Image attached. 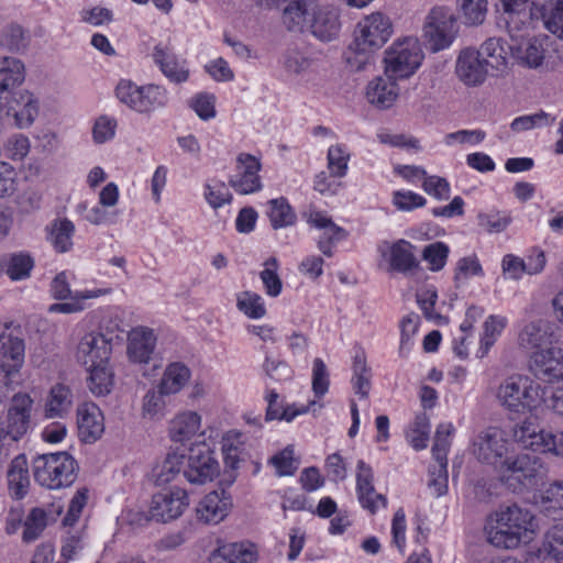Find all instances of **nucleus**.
Returning a JSON list of instances; mask_svg holds the SVG:
<instances>
[{
  "instance_id": "3c124183",
  "label": "nucleus",
  "mask_w": 563,
  "mask_h": 563,
  "mask_svg": "<svg viewBox=\"0 0 563 563\" xmlns=\"http://www.w3.org/2000/svg\"><path fill=\"white\" fill-rule=\"evenodd\" d=\"M5 265L8 276L12 280H21L30 276L34 261L26 253H15L9 256Z\"/></svg>"
},
{
  "instance_id": "864d4df0",
  "label": "nucleus",
  "mask_w": 563,
  "mask_h": 563,
  "mask_svg": "<svg viewBox=\"0 0 563 563\" xmlns=\"http://www.w3.org/2000/svg\"><path fill=\"white\" fill-rule=\"evenodd\" d=\"M430 432L429 418L422 413L416 417L410 430L407 432V440L415 450L427 448Z\"/></svg>"
},
{
  "instance_id": "5fc2aeb1",
  "label": "nucleus",
  "mask_w": 563,
  "mask_h": 563,
  "mask_svg": "<svg viewBox=\"0 0 563 563\" xmlns=\"http://www.w3.org/2000/svg\"><path fill=\"white\" fill-rule=\"evenodd\" d=\"M507 324V319L500 316H489L484 323V335L481 340L479 352L484 356L494 345L496 336L501 333Z\"/></svg>"
},
{
  "instance_id": "6e6552de",
  "label": "nucleus",
  "mask_w": 563,
  "mask_h": 563,
  "mask_svg": "<svg viewBox=\"0 0 563 563\" xmlns=\"http://www.w3.org/2000/svg\"><path fill=\"white\" fill-rule=\"evenodd\" d=\"M422 58L423 53L417 38L396 41L385 51V74L394 80L408 78L419 68Z\"/></svg>"
},
{
  "instance_id": "aec40b11",
  "label": "nucleus",
  "mask_w": 563,
  "mask_h": 563,
  "mask_svg": "<svg viewBox=\"0 0 563 563\" xmlns=\"http://www.w3.org/2000/svg\"><path fill=\"white\" fill-rule=\"evenodd\" d=\"M63 509L59 501L32 508L23 523V541L33 542L38 539L47 526L56 522Z\"/></svg>"
},
{
  "instance_id": "cd10ccee",
  "label": "nucleus",
  "mask_w": 563,
  "mask_h": 563,
  "mask_svg": "<svg viewBox=\"0 0 563 563\" xmlns=\"http://www.w3.org/2000/svg\"><path fill=\"white\" fill-rule=\"evenodd\" d=\"M231 506L230 496H227L225 489L214 490L203 497L197 507L198 519L205 523H219L228 515Z\"/></svg>"
},
{
  "instance_id": "ea45409f",
  "label": "nucleus",
  "mask_w": 563,
  "mask_h": 563,
  "mask_svg": "<svg viewBox=\"0 0 563 563\" xmlns=\"http://www.w3.org/2000/svg\"><path fill=\"white\" fill-rule=\"evenodd\" d=\"M544 27L563 41V0H547L536 7Z\"/></svg>"
},
{
  "instance_id": "0eeeda50",
  "label": "nucleus",
  "mask_w": 563,
  "mask_h": 563,
  "mask_svg": "<svg viewBox=\"0 0 563 563\" xmlns=\"http://www.w3.org/2000/svg\"><path fill=\"white\" fill-rule=\"evenodd\" d=\"M0 404L7 400L14 389V377L19 374L25 356L23 338L13 332L0 335Z\"/></svg>"
},
{
  "instance_id": "6ab92c4d",
  "label": "nucleus",
  "mask_w": 563,
  "mask_h": 563,
  "mask_svg": "<svg viewBox=\"0 0 563 563\" xmlns=\"http://www.w3.org/2000/svg\"><path fill=\"white\" fill-rule=\"evenodd\" d=\"M2 114L13 115L18 128L26 129L38 114V102L29 91H21L7 101L0 97V117Z\"/></svg>"
},
{
  "instance_id": "5701e85b",
  "label": "nucleus",
  "mask_w": 563,
  "mask_h": 563,
  "mask_svg": "<svg viewBox=\"0 0 563 563\" xmlns=\"http://www.w3.org/2000/svg\"><path fill=\"white\" fill-rule=\"evenodd\" d=\"M548 36L523 38L510 45V53L516 63L529 69H539L543 66Z\"/></svg>"
},
{
  "instance_id": "4468645a",
  "label": "nucleus",
  "mask_w": 563,
  "mask_h": 563,
  "mask_svg": "<svg viewBox=\"0 0 563 563\" xmlns=\"http://www.w3.org/2000/svg\"><path fill=\"white\" fill-rule=\"evenodd\" d=\"M509 445L501 430L488 428L474 439L473 453L479 461L501 468L508 459Z\"/></svg>"
},
{
  "instance_id": "f3484780",
  "label": "nucleus",
  "mask_w": 563,
  "mask_h": 563,
  "mask_svg": "<svg viewBox=\"0 0 563 563\" xmlns=\"http://www.w3.org/2000/svg\"><path fill=\"white\" fill-rule=\"evenodd\" d=\"M413 250L415 246L404 239L391 244L384 241L378 246V252L389 263V269L401 274H409L419 268V260Z\"/></svg>"
},
{
  "instance_id": "09e8293b",
  "label": "nucleus",
  "mask_w": 563,
  "mask_h": 563,
  "mask_svg": "<svg viewBox=\"0 0 563 563\" xmlns=\"http://www.w3.org/2000/svg\"><path fill=\"white\" fill-rule=\"evenodd\" d=\"M464 24L473 26L482 24L487 14V0H457Z\"/></svg>"
},
{
  "instance_id": "c85d7f7f",
  "label": "nucleus",
  "mask_w": 563,
  "mask_h": 563,
  "mask_svg": "<svg viewBox=\"0 0 563 563\" xmlns=\"http://www.w3.org/2000/svg\"><path fill=\"white\" fill-rule=\"evenodd\" d=\"M514 439L533 452L549 453L551 432L540 429L532 421L525 420L514 429Z\"/></svg>"
},
{
  "instance_id": "de8ad7c7",
  "label": "nucleus",
  "mask_w": 563,
  "mask_h": 563,
  "mask_svg": "<svg viewBox=\"0 0 563 563\" xmlns=\"http://www.w3.org/2000/svg\"><path fill=\"white\" fill-rule=\"evenodd\" d=\"M90 372L88 387L96 396H106L111 391L113 374L108 364L88 366Z\"/></svg>"
},
{
  "instance_id": "37998d69",
  "label": "nucleus",
  "mask_w": 563,
  "mask_h": 563,
  "mask_svg": "<svg viewBox=\"0 0 563 563\" xmlns=\"http://www.w3.org/2000/svg\"><path fill=\"white\" fill-rule=\"evenodd\" d=\"M284 66L287 71L299 75L316 69L318 59L309 52L292 47L285 54Z\"/></svg>"
},
{
  "instance_id": "c756f323",
  "label": "nucleus",
  "mask_w": 563,
  "mask_h": 563,
  "mask_svg": "<svg viewBox=\"0 0 563 563\" xmlns=\"http://www.w3.org/2000/svg\"><path fill=\"white\" fill-rule=\"evenodd\" d=\"M25 78V67L21 59L12 56L0 57V97L7 101L14 88Z\"/></svg>"
},
{
  "instance_id": "1a4fd4ad",
  "label": "nucleus",
  "mask_w": 563,
  "mask_h": 563,
  "mask_svg": "<svg viewBox=\"0 0 563 563\" xmlns=\"http://www.w3.org/2000/svg\"><path fill=\"white\" fill-rule=\"evenodd\" d=\"M457 32V20L450 8L439 5L430 10L424 21L423 36L433 52L449 47Z\"/></svg>"
},
{
  "instance_id": "49530a36",
  "label": "nucleus",
  "mask_w": 563,
  "mask_h": 563,
  "mask_svg": "<svg viewBox=\"0 0 563 563\" xmlns=\"http://www.w3.org/2000/svg\"><path fill=\"white\" fill-rule=\"evenodd\" d=\"M111 288H98L93 290L77 291L71 296V301L54 303L49 307L51 312L74 313L85 309L84 300L98 298L111 294Z\"/></svg>"
},
{
  "instance_id": "c03bdc74",
  "label": "nucleus",
  "mask_w": 563,
  "mask_h": 563,
  "mask_svg": "<svg viewBox=\"0 0 563 563\" xmlns=\"http://www.w3.org/2000/svg\"><path fill=\"white\" fill-rule=\"evenodd\" d=\"M74 232L75 225L68 219L55 220L49 232V241L54 249L59 253L68 252L73 246Z\"/></svg>"
},
{
  "instance_id": "774afa93",
  "label": "nucleus",
  "mask_w": 563,
  "mask_h": 563,
  "mask_svg": "<svg viewBox=\"0 0 563 563\" xmlns=\"http://www.w3.org/2000/svg\"><path fill=\"white\" fill-rule=\"evenodd\" d=\"M263 371L269 378L277 382L288 380L292 377V369L285 361L273 360L267 353L263 363Z\"/></svg>"
},
{
  "instance_id": "7c9ffc66",
  "label": "nucleus",
  "mask_w": 563,
  "mask_h": 563,
  "mask_svg": "<svg viewBox=\"0 0 563 563\" xmlns=\"http://www.w3.org/2000/svg\"><path fill=\"white\" fill-rule=\"evenodd\" d=\"M399 89L393 78L378 77L368 82L366 88L367 101L378 109H388L397 100Z\"/></svg>"
},
{
  "instance_id": "2eb2a0df",
  "label": "nucleus",
  "mask_w": 563,
  "mask_h": 563,
  "mask_svg": "<svg viewBox=\"0 0 563 563\" xmlns=\"http://www.w3.org/2000/svg\"><path fill=\"white\" fill-rule=\"evenodd\" d=\"M188 504V495L184 489L176 488L157 493L152 497L150 517H146V520L167 522L176 519L184 512Z\"/></svg>"
},
{
  "instance_id": "7ed1b4c3",
  "label": "nucleus",
  "mask_w": 563,
  "mask_h": 563,
  "mask_svg": "<svg viewBox=\"0 0 563 563\" xmlns=\"http://www.w3.org/2000/svg\"><path fill=\"white\" fill-rule=\"evenodd\" d=\"M545 388L528 375H512L498 386L496 399L499 405L516 413L536 410L543 400Z\"/></svg>"
},
{
  "instance_id": "2f4dec72",
  "label": "nucleus",
  "mask_w": 563,
  "mask_h": 563,
  "mask_svg": "<svg viewBox=\"0 0 563 563\" xmlns=\"http://www.w3.org/2000/svg\"><path fill=\"white\" fill-rule=\"evenodd\" d=\"M534 555L543 563H563V522L547 531Z\"/></svg>"
},
{
  "instance_id": "680f3d73",
  "label": "nucleus",
  "mask_w": 563,
  "mask_h": 563,
  "mask_svg": "<svg viewBox=\"0 0 563 563\" xmlns=\"http://www.w3.org/2000/svg\"><path fill=\"white\" fill-rule=\"evenodd\" d=\"M449 255V247L443 242H435L423 249L422 257L428 262L429 268L433 272L444 267Z\"/></svg>"
},
{
  "instance_id": "393cba45",
  "label": "nucleus",
  "mask_w": 563,
  "mask_h": 563,
  "mask_svg": "<svg viewBox=\"0 0 563 563\" xmlns=\"http://www.w3.org/2000/svg\"><path fill=\"white\" fill-rule=\"evenodd\" d=\"M553 325L543 319L528 322L518 334L519 346L531 352L553 346Z\"/></svg>"
},
{
  "instance_id": "bf43d9fd",
  "label": "nucleus",
  "mask_w": 563,
  "mask_h": 563,
  "mask_svg": "<svg viewBox=\"0 0 563 563\" xmlns=\"http://www.w3.org/2000/svg\"><path fill=\"white\" fill-rule=\"evenodd\" d=\"M307 222L318 229L330 230L332 231L331 238L332 240H344L347 236L346 231L336 225L331 218L327 217L323 212L318 210H309V212L305 213Z\"/></svg>"
},
{
  "instance_id": "f257e3e1",
  "label": "nucleus",
  "mask_w": 563,
  "mask_h": 563,
  "mask_svg": "<svg viewBox=\"0 0 563 563\" xmlns=\"http://www.w3.org/2000/svg\"><path fill=\"white\" fill-rule=\"evenodd\" d=\"M283 23L290 32H308L323 43L336 40L341 30L339 11L317 0L290 2L283 11Z\"/></svg>"
},
{
  "instance_id": "bb28decb",
  "label": "nucleus",
  "mask_w": 563,
  "mask_h": 563,
  "mask_svg": "<svg viewBox=\"0 0 563 563\" xmlns=\"http://www.w3.org/2000/svg\"><path fill=\"white\" fill-rule=\"evenodd\" d=\"M156 336L146 327L133 328L128 334V355L134 363H148L154 352Z\"/></svg>"
},
{
  "instance_id": "58836bf2",
  "label": "nucleus",
  "mask_w": 563,
  "mask_h": 563,
  "mask_svg": "<svg viewBox=\"0 0 563 563\" xmlns=\"http://www.w3.org/2000/svg\"><path fill=\"white\" fill-rule=\"evenodd\" d=\"M191 372L187 365L180 362L170 363L166 366L158 388L165 395L179 393L189 382Z\"/></svg>"
},
{
  "instance_id": "79ce46f5",
  "label": "nucleus",
  "mask_w": 563,
  "mask_h": 563,
  "mask_svg": "<svg viewBox=\"0 0 563 563\" xmlns=\"http://www.w3.org/2000/svg\"><path fill=\"white\" fill-rule=\"evenodd\" d=\"M30 34L18 23L5 25L0 34V46L11 53H23L30 44Z\"/></svg>"
},
{
  "instance_id": "a878e982",
  "label": "nucleus",
  "mask_w": 563,
  "mask_h": 563,
  "mask_svg": "<svg viewBox=\"0 0 563 563\" xmlns=\"http://www.w3.org/2000/svg\"><path fill=\"white\" fill-rule=\"evenodd\" d=\"M77 416L80 439L86 443L96 442L104 431L103 416L99 407L92 402L82 404Z\"/></svg>"
},
{
  "instance_id": "dca6fc26",
  "label": "nucleus",
  "mask_w": 563,
  "mask_h": 563,
  "mask_svg": "<svg viewBox=\"0 0 563 563\" xmlns=\"http://www.w3.org/2000/svg\"><path fill=\"white\" fill-rule=\"evenodd\" d=\"M261 162L251 154L241 153L236 158V174L231 176L229 185L241 195H249L262 189L258 172Z\"/></svg>"
},
{
  "instance_id": "9b49d317",
  "label": "nucleus",
  "mask_w": 563,
  "mask_h": 563,
  "mask_svg": "<svg viewBox=\"0 0 563 563\" xmlns=\"http://www.w3.org/2000/svg\"><path fill=\"white\" fill-rule=\"evenodd\" d=\"M500 470L504 473H509L506 482L514 490L530 488L537 485L538 478L542 476L543 462L537 455L521 453L508 456Z\"/></svg>"
},
{
  "instance_id": "72a5a7b5",
  "label": "nucleus",
  "mask_w": 563,
  "mask_h": 563,
  "mask_svg": "<svg viewBox=\"0 0 563 563\" xmlns=\"http://www.w3.org/2000/svg\"><path fill=\"white\" fill-rule=\"evenodd\" d=\"M7 477L10 495L15 499H22L30 486L27 461L24 454L12 460Z\"/></svg>"
},
{
  "instance_id": "c9c22d12",
  "label": "nucleus",
  "mask_w": 563,
  "mask_h": 563,
  "mask_svg": "<svg viewBox=\"0 0 563 563\" xmlns=\"http://www.w3.org/2000/svg\"><path fill=\"white\" fill-rule=\"evenodd\" d=\"M508 49L510 46L504 40L490 37L482 44L478 52L487 69L492 68L503 73L508 67Z\"/></svg>"
},
{
  "instance_id": "6e6d98bb",
  "label": "nucleus",
  "mask_w": 563,
  "mask_h": 563,
  "mask_svg": "<svg viewBox=\"0 0 563 563\" xmlns=\"http://www.w3.org/2000/svg\"><path fill=\"white\" fill-rule=\"evenodd\" d=\"M238 308L252 319H260L266 313L262 297L251 291H243L238 296Z\"/></svg>"
},
{
  "instance_id": "603ef678",
  "label": "nucleus",
  "mask_w": 563,
  "mask_h": 563,
  "mask_svg": "<svg viewBox=\"0 0 563 563\" xmlns=\"http://www.w3.org/2000/svg\"><path fill=\"white\" fill-rule=\"evenodd\" d=\"M454 432L452 423H441L435 431L432 455L435 462L448 463V452L451 445L450 435Z\"/></svg>"
},
{
  "instance_id": "8fccbe9b",
  "label": "nucleus",
  "mask_w": 563,
  "mask_h": 563,
  "mask_svg": "<svg viewBox=\"0 0 563 563\" xmlns=\"http://www.w3.org/2000/svg\"><path fill=\"white\" fill-rule=\"evenodd\" d=\"M185 467V456L178 454H168L165 461L155 470V482L164 485L172 482Z\"/></svg>"
},
{
  "instance_id": "4d7b16f0",
  "label": "nucleus",
  "mask_w": 563,
  "mask_h": 563,
  "mask_svg": "<svg viewBox=\"0 0 563 563\" xmlns=\"http://www.w3.org/2000/svg\"><path fill=\"white\" fill-rule=\"evenodd\" d=\"M164 393L161 389H150L143 397L142 401V417L144 419H156L163 416L165 409Z\"/></svg>"
},
{
  "instance_id": "9d476101",
  "label": "nucleus",
  "mask_w": 563,
  "mask_h": 563,
  "mask_svg": "<svg viewBox=\"0 0 563 563\" xmlns=\"http://www.w3.org/2000/svg\"><path fill=\"white\" fill-rule=\"evenodd\" d=\"M528 372L540 385L541 383L563 384V350L553 345L531 352L528 358Z\"/></svg>"
},
{
  "instance_id": "ddd939ff",
  "label": "nucleus",
  "mask_w": 563,
  "mask_h": 563,
  "mask_svg": "<svg viewBox=\"0 0 563 563\" xmlns=\"http://www.w3.org/2000/svg\"><path fill=\"white\" fill-rule=\"evenodd\" d=\"M219 474V463L213 451L206 443H198L190 448L185 456L183 476L191 484L202 485L211 482Z\"/></svg>"
},
{
  "instance_id": "a211bd4d",
  "label": "nucleus",
  "mask_w": 563,
  "mask_h": 563,
  "mask_svg": "<svg viewBox=\"0 0 563 563\" xmlns=\"http://www.w3.org/2000/svg\"><path fill=\"white\" fill-rule=\"evenodd\" d=\"M152 57L163 75L172 82L181 84L188 80L189 69L185 59H179L169 42L154 46Z\"/></svg>"
},
{
  "instance_id": "13d9d810",
  "label": "nucleus",
  "mask_w": 563,
  "mask_h": 563,
  "mask_svg": "<svg viewBox=\"0 0 563 563\" xmlns=\"http://www.w3.org/2000/svg\"><path fill=\"white\" fill-rule=\"evenodd\" d=\"M328 168L330 170L331 176L333 177H343L347 172V162L350 159V154L346 152L345 147L341 144H336L330 146L328 150Z\"/></svg>"
},
{
  "instance_id": "39448f33",
  "label": "nucleus",
  "mask_w": 563,
  "mask_h": 563,
  "mask_svg": "<svg viewBox=\"0 0 563 563\" xmlns=\"http://www.w3.org/2000/svg\"><path fill=\"white\" fill-rule=\"evenodd\" d=\"M78 464L66 451L47 453L33 460V475L36 483L48 489H60L74 484Z\"/></svg>"
},
{
  "instance_id": "f8f14e48",
  "label": "nucleus",
  "mask_w": 563,
  "mask_h": 563,
  "mask_svg": "<svg viewBox=\"0 0 563 563\" xmlns=\"http://www.w3.org/2000/svg\"><path fill=\"white\" fill-rule=\"evenodd\" d=\"M391 33L390 19L382 12H374L357 23L354 32L355 45L361 51H377L389 40Z\"/></svg>"
},
{
  "instance_id": "423d86ee",
  "label": "nucleus",
  "mask_w": 563,
  "mask_h": 563,
  "mask_svg": "<svg viewBox=\"0 0 563 563\" xmlns=\"http://www.w3.org/2000/svg\"><path fill=\"white\" fill-rule=\"evenodd\" d=\"M115 96L126 107L139 113H150L164 108L168 102L167 90L158 85L137 86L122 79L115 87Z\"/></svg>"
},
{
  "instance_id": "20e7f679",
  "label": "nucleus",
  "mask_w": 563,
  "mask_h": 563,
  "mask_svg": "<svg viewBox=\"0 0 563 563\" xmlns=\"http://www.w3.org/2000/svg\"><path fill=\"white\" fill-rule=\"evenodd\" d=\"M33 399L25 393L14 394L5 412L0 415V457L9 455L31 429Z\"/></svg>"
},
{
  "instance_id": "412c9836",
  "label": "nucleus",
  "mask_w": 563,
  "mask_h": 563,
  "mask_svg": "<svg viewBox=\"0 0 563 563\" xmlns=\"http://www.w3.org/2000/svg\"><path fill=\"white\" fill-rule=\"evenodd\" d=\"M111 351V339H107L102 333L90 332L80 340L76 357L87 367L108 364Z\"/></svg>"
},
{
  "instance_id": "0e129e2a",
  "label": "nucleus",
  "mask_w": 563,
  "mask_h": 563,
  "mask_svg": "<svg viewBox=\"0 0 563 563\" xmlns=\"http://www.w3.org/2000/svg\"><path fill=\"white\" fill-rule=\"evenodd\" d=\"M88 494V488L81 487L73 496V498L69 501L67 512L62 521L64 527H73L78 521L82 512V509L87 504Z\"/></svg>"
},
{
  "instance_id": "f704fd0d",
  "label": "nucleus",
  "mask_w": 563,
  "mask_h": 563,
  "mask_svg": "<svg viewBox=\"0 0 563 563\" xmlns=\"http://www.w3.org/2000/svg\"><path fill=\"white\" fill-rule=\"evenodd\" d=\"M209 561L210 563H254L256 552L251 544L228 543L213 551Z\"/></svg>"
},
{
  "instance_id": "a19ab883",
  "label": "nucleus",
  "mask_w": 563,
  "mask_h": 563,
  "mask_svg": "<svg viewBox=\"0 0 563 563\" xmlns=\"http://www.w3.org/2000/svg\"><path fill=\"white\" fill-rule=\"evenodd\" d=\"M509 33L514 30H519V23H523L529 16L538 15L536 11L537 4L531 3L533 8H530V0H500Z\"/></svg>"
},
{
  "instance_id": "052dcab7",
  "label": "nucleus",
  "mask_w": 563,
  "mask_h": 563,
  "mask_svg": "<svg viewBox=\"0 0 563 563\" xmlns=\"http://www.w3.org/2000/svg\"><path fill=\"white\" fill-rule=\"evenodd\" d=\"M430 479L428 487L434 497H441L448 493V463L435 462L429 468Z\"/></svg>"
},
{
  "instance_id": "f03ea898",
  "label": "nucleus",
  "mask_w": 563,
  "mask_h": 563,
  "mask_svg": "<svg viewBox=\"0 0 563 563\" xmlns=\"http://www.w3.org/2000/svg\"><path fill=\"white\" fill-rule=\"evenodd\" d=\"M534 516L518 505L501 506L486 528L487 541L503 549H515L531 540L534 533Z\"/></svg>"
},
{
  "instance_id": "4be33fe9",
  "label": "nucleus",
  "mask_w": 563,
  "mask_h": 563,
  "mask_svg": "<svg viewBox=\"0 0 563 563\" xmlns=\"http://www.w3.org/2000/svg\"><path fill=\"white\" fill-rule=\"evenodd\" d=\"M455 74L466 86L475 87L485 81L488 69L478 49L466 47L460 52Z\"/></svg>"
},
{
  "instance_id": "a18cd8bd",
  "label": "nucleus",
  "mask_w": 563,
  "mask_h": 563,
  "mask_svg": "<svg viewBox=\"0 0 563 563\" xmlns=\"http://www.w3.org/2000/svg\"><path fill=\"white\" fill-rule=\"evenodd\" d=\"M267 216L274 229H280L295 224L296 213L285 198L272 199L268 201Z\"/></svg>"
},
{
  "instance_id": "69168bd1",
  "label": "nucleus",
  "mask_w": 563,
  "mask_h": 563,
  "mask_svg": "<svg viewBox=\"0 0 563 563\" xmlns=\"http://www.w3.org/2000/svg\"><path fill=\"white\" fill-rule=\"evenodd\" d=\"M375 51H361L355 45V41L350 45L345 53V60L353 71H363L373 65V53Z\"/></svg>"
},
{
  "instance_id": "4c0bfd02",
  "label": "nucleus",
  "mask_w": 563,
  "mask_h": 563,
  "mask_svg": "<svg viewBox=\"0 0 563 563\" xmlns=\"http://www.w3.org/2000/svg\"><path fill=\"white\" fill-rule=\"evenodd\" d=\"M201 427V417L195 411L177 415L169 423V435L175 442L184 443L197 434Z\"/></svg>"
},
{
  "instance_id": "338daca9",
  "label": "nucleus",
  "mask_w": 563,
  "mask_h": 563,
  "mask_svg": "<svg viewBox=\"0 0 563 563\" xmlns=\"http://www.w3.org/2000/svg\"><path fill=\"white\" fill-rule=\"evenodd\" d=\"M419 322L420 317L416 313H409L408 316L402 318L400 322V355L404 356L405 353L410 350L411 339L418 331Z\"/></svg>"
},
{
  "instance_id": "b1692460",
  "label": "nucleus",
  "mask_w": 563,
  "mask_h": 563,
  "mask_svg": "<svg viewBox=\"0 0 563 563\" xmlns=\"http://www.w3.org/2000/svg\"><path fill=\"white\" fill-rule=\"evenodd\" d=\"M374 474L372 467L364 461L357 462L356 492L362 507L371 514H375L379 507H386L387 499L378 494L374 487Z\"/></svg>"
},
{
  "instance_id": "e433bc0d",
  "label": "nucleus",
  "mask_w": 563,
  "mask_h": 563,
  "mask_svg": "<svg viewBox=\"0 0 563 563\" xmlns=\"http://www.w3.org/2000/svg\"><path fill=\"white\" fill-rule=\"evenodd\" d=\"M540 511L553 520H563V481H554L540 495Z\"/></svg>"
},
{
  "instance_id": "e2e57ef3",
  "label": "nucleus",
  "mask_w": 563,
  "mask_h": 563,
  "mask_svg": "<svg viewBox=\"0 0 563 563\" xmlns=\"http://www.w3.org/2000/svg\"><path fill=\"white\" fill-rule=\"evenodd\" d=\"M266 268L261 272V279L265 286L266 294L277 297L282 291V280L277 275L278 262L275 257H269L265 262Z\"/></svg>"
},
{
  "instance_id": "473e14b6",
  "label": "nucleus",
  "mask_w": 563,
  "mask_h": 563,
  "mask_svg": "<svg viewBox=\"0 0 563 563\" xmlns=\"http://www.w3.org/2000/svg\"><path fill=\"white\" fill-rule=\"evenodd\" d=\"M73 393L64 384H56L49 390L44 406V417L47 419L64 418L71 409Z\"/></svg>"
}]
</instances>
